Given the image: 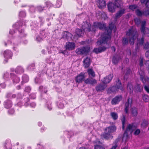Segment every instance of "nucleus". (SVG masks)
<instances>
[{"instance_id": "16", "label": "nucleus", "mask_w": 149, "mask_h": 149, "mask_svg": "<svg viewBox=\"0 0 149 149\" xmlns=\"http://www.w3.org/2000/svg\"><path fill=\"white\" fill-rule=\"evenodd\" d=\"M132 103V99L131 98H128L127 102L125 104V111L127 113L128 112V108L131 107Z\"/></svg>"}, {"instance_id": "18", "label": "nucleus", "mask_w": 149, "mask_h": 149, "mask_svg": "<svg viewBox=\"0 0 149 149\" xmlns=\"http://www.w3.org/2000/svg\"><path fill=\"white\" fill-rule=\"evenodd\" d=\"M107 85L105 84H99L95 88L97 92L102 91L106 87Z\"/></svg>"}, {"instance_id": "12", "label": "nucleus", "mask_w": 149, "mask_h": 149, "mask_svg": "<svg viewBox=\"0 0 149 149\" xmlns=\"http://www.w3.org/2000/svg\"><path fill=\"white\" fill-rule=\"evenodd\" d=\"M113 77V74H110L108 76H107L104 77L103 79L102 80V82L104 84H107L109 83L112 80Z\"/></svg>"}, {"instance_id": "45", "label": "nucleus", "mask_w": 149, "mask_h": 149, "mask_svg": "<svg viewBox=\"0 0 149 149\" xmlns=\"http://www.w3.org/2000/svg\"><path fill=\"white\" fill-rule=\"evenodd\" d=\"M118 144L116 141H115L112 144V147L110 149H116L118 146Z\"/></svg>"}, {"instance_id": "32", "label": "nucleus", "mask_w": 149, "mask_h": 149, "mask_svg": "<svg viewBox=\"0 0 149 149\" xmlns=\"http://www.w3.org/2000/svg\"><path fill=\"white\" fill-rule=\"evenodd\" d=\"M39 90L40 92L45 93H46L47 91L46 87H43V86H39Z\"/></svg>"}, {"instance_id": "44", "label": "nucleus", "mask_w": 149, "mask_h": 149, "mask_svg": "<svg viewBox=\"0 0 149 149\" xmlns=\"http://www.w3.org/2000/svg\"><path fill=\"white\" fill-rule=\"evenodd\" d=\"M119 59V58H118L116 56H114L112 62L114 64H116L118 63Z\"/></svg>"}, {"instance_id": "41", "label": "nucleus", "mask_w": 149, "mask_h": 149, "mask_svg": "<svg viewBox=\"0 0 149 149\" xmlns=\"http://www.w3.org/2000/svg\"><path fill=\"white\" fill-rule=\"evenodd\" d=\"M121 121L122 123V128L123 130L125 128V116H123V118L121 119Z\"/></svg>"}, {"instance_id": "5", "label": "nucleus", "mask_w": 149, "mask_h": 149, "mask_svg": "<svg viewBox=\"0 0 149 149\" xmlns=\"http://www.w3.org/2000/svg\"><path fill=\"white\" fill-rule=\"evenodd\" d=\"M134 21L136 24L137 25L139 26L141 23V30L142 33H143V34H145V32H147V36H149V29L148 28H145V26L146 24L145 21H143L141 22V20L139 18H135L134 19Z\"/></svg>"}, {"instance_id": "14", "label": "nucleus", "mask_w": 149, "mask_h": 149, "mask_svg": "<svg viewBox=\"0 0 149 149\" xmlns=\"http://www.w3.org/2000/svg\"><path fill=\"white\" fill-rule=\"evenodd\" d=\"M75 44L73 42H68L66 43V48L67 49L72 50L75 48Z\"/></svg>"}, {"instance_id": "4", "label": "nucleus", "mask_w": 149, "mask_h": 149, "mask_svg": "<svg viewBox=\"0 0 149 149\" xmlns=\"http://www.w3.org/2000/svg\"><path fill=\"white\" fill-rule=\"evenodd\" d=\"M137 127L136 125L134 123L129 124L127 125L125 132L123 134V138L127 139L129 135L131 134L133 132Z\"/></svg>"}, {"instance_id": "51", "label": "nucleus", "mask_w": 149, "mask_h": 149, "mask_svg": "<svg viewBox=\"0 0 149 149\" xmlns=\"http://www.w3.org/2000/svg\"><path fill=\"white\" fill-rule=\"evenodd\" d=\"M35 81L36 83L40 84L42 82V80L40 78H36L35 79Z\"/></svg>"}, {"instance_id": "11", "label": "nucleus", "mask_w": 149, "mask_h": 149, "mask_svg": "<svg viewBox=\"0 0 149 149\" xmlns=\"http://www.w3.org/2000/svg\"><path fill=\"white\" fill-rule=\"evenodd\" d=\"M85 78L84 74L81 73L76 77L75 81L78 83H81L84 80Z\"/></svg>"}, {"instance_id": "37", "label": "nucleus", "mask_w": 149, "mask_h": 149, "mask_svg": "<svg viewBox=\"0 0 149 149\" xmlns=\"http://www.w3.org/2000/svg\"><path fill=\"white\" fill-rule=\"evenodd\" d=\"M22 81L23 82H27L29 80L28 77L26 75H24L22 77Z\"/></svg>"}, {"instance_id": "1", "label": "nucleus", "mask_w": 149, "mask_h": 149, "mask_svg": "<svg viewBox=\"0 0 149 149\" xmlns=\"http://www.w3.org/2000/svg\"><path fill=\"white\" fill-rule=\"evenodd\" d=\"M116 27L113 24H110L109 28L106 29L105 33L101 36V39L98 40L97 43L98 45H101L98 48H94L93 52L96 54L101 53L105 51L109 47V44L107 42L111 38L112 30L115 29Z\"/></svg>"}, {"instance_id": "27", "label": "nucleus", "mask_w": 149, "mask_h": 149, "mask_svg": "<svg viewBox=\"0 0 149 149\" xmlns=\"http://www.w3.org/2000/svg\"><path fill=\"white\" fill-rule=\"evenodd\" d=\"M13 74H10L8 72H6L3 74V78L6 80L8 81L9 80L10 77L12 78V76Z\"/></svg>"}, {"instance_id": "42", "label": "nucleus", "mask_w": 149, "mask_h": 149, "mask_svg": "<svg viewBox=\"0 0 149 149\" xmlns=\"http://www.w3.org/2000/svg\"><path fill=\"white\" fill-rule=\"evenodd\" d=\"M6 97L8 98H10V99L13 98H15L16 95L15 94H12L10 93H8L6 95Z\"/></svg>"}, {"instance_id": "62", "label": "nucleus", "mask_w": 149, "mask_h": 149, "mask_svg": "<svg viewBox=\"0 0 149 149\" xmlns=\"http://www.w3.org/2000/svg\"><path fill=\"white\" fill-rule=\"evenodd\" d=\"M36 97V95L34 93H32L30 95V97L32 99H35Z\"/></svg>"}, {"instance_id": "39", "label": "nucleus", "mask_w": 149, "mask_h": 149, "mask_svg": "<svg viewBox=\"0 0 149 149\" xmlns=\"http://www.w3.org/2000/svg\"><path fill=\"white\" fill-rule=\"evenodd\" d=\"M143 100L146 102H148L149 101V97L146 95H144L143 96Z\"/></svg>"}, {"instance_id": "21", "label": "nucleus", "mask_w": 149, "mask_h": 149, "mask_svg": "<svg viewBox=\"0 0 149 149\" xmlns=\"http://www.w3.org/2000/svg\"><path fill=\"white\" fill-rule=\"evenodd\" d=\"M91 63L90 59L88 57L86 58L83 61V65L85 68L89 67Z\"/></svg>"}, {"instance_id": "52", "label": "nucleus", "mask_w": 149, "mask_h": 149, "mask_svg": "<svg viewBox=\"0 0 149 149\" xmlns=\"http://www.w3.org/2000/svg\"><path fill=\"white\" fill-rule=\"evenodd\" d=\"M19 16L22 17H25L26 16V13L24 11H21L19 13Z\"/></svg>"}, {"instance_id": "47", "label": "nucleus", "mask_w": 149, "mask_h": 149, "mask_svg": "<svg viewBox=\"0 0 149 149\" xmlns=\"http://www.w3.org/2000/svg\"><path fill=\"white\" fill-rule=\"evenodd\" d=\"M35 65L34 64H32L29 65L28 67V69L29 70H32L34 68Z\"/></svg>"}, {"instance_id": "3", "label": "nucleus", "mask_w": 149, "mask_h": 149, "mask_svg": "<svg viewBox=\"0 0 149 149\" xmlns=\"http://www.w3.org/2000/svg\"><path fill=\"white\" fill-rule=\"evenodd\" d=\"M126 35L130 39V42L131 45L134 44V41L137 37V33L136 30L133 27L130 29L127 32Z\"/></svg>"}, {"instance_id": "64", "label": "nucleus", "mask_w": 149, "mask_h": 149, "mask_svg": "<svg viewBox=\"0 0 149 149\" xmlns=\"http://www.w3.org/2000/svg\"><path fill=\"white\" fill-rule=\"evenodd\" d=\"M14 110L13 109H11L8 111V113H9L12 114L14 113Z\"/></svg>"}, {"instance_id": "38", "label": "nucleus", "mask_w": 149, "mask_h": 149, "mask_svg": "<svg viewBox=\"0 0 149 149\" xmlns=\"http://www.w3.org/2000/svg\"><path fill=\"white\" fill-rule=\"evenodd\" d=\"M142 3H145L146 7L149 8V0H141Z\"/></svg>"}, {"instance_id": "40", "label": "nucleus", "mask_w": 149, "mask_h": 149, "mask_svg": "<svg viewBox=\"0 0 149 149\" xmlns=\"http://www.w3.org/2000/svg\"><path fill=\"white\" fill-rule=\"evenodd\" d=\"M45 7H42L40 6H38L36 7V9L39 12H41L45 9Z\"/></svg>"}, {"instance_id": "59", "label": "nucleus", "mask_w": 149, "mask_h": 149, "mask_svg": "<svg viewBox=\"0 0 149 149\" xmlns=\"http://www.w3.org/2000/svg\"><path fill=\"white\" fill-rule=\"evenodd\" d=\"M125 71H126L125 73V75H127V74H130L131 72V70L129 68H128Z\"/></svg>"}, {"instance_id": "8", "label": "nucleus", "mask_w": 149, "mask_h": 149, "mask_svg": "<svg viewBox=\"0 0 149 149\" xmlns=\"http://www.w3.org/2000/svg\"><path fill=\"white\" fill-rule=\"evenodd\" d=\"M89 51V49L88 47H84L77 49L76 52L78 54H82L88 52Z\"/></svg>"}, {"instance_id": "25", "label": "nucleus", "mask_w": 149, "mask_h": 149, "mask_svg": "<svg viewBox=\"0 0 149 149\" xmlns=\"http://www.w3.org/2000/svg\"><path fill=\"white\" fill-rule=\"evenodd\" d=\"M102 137L105 139L107 140L111 139L113 137V136L111 134L106 132L102 134Z\"/></svg>"}, {"instance_id": "35", "label": "nucleus", "mask_w": 149, "mask_h": 149, "mask_svg": "<svg viewBox=\"0 0 149 149\" xmlns=\"http://www.w3.org/2000/svg\"><path fill=\"white\" fill-rule=\"evenodd\" d=\"M62 1L61 0H57L56 4L54 5V7L55 8H59L60 7Z\"/></svg>"}, {"instance_id": "30", "label": "nucleus", "mask_w": 149, "mask_h": 149, "mask_svg": "<svg viewBox=\"0 0 149 149\" xmlns=\"http://www.w3.org/2000/svg\"><path fill=\"white\" fill-rule=\"evenodd\" d=\"M4 105L6 108L8 109L12 107V103L10 100H8L4 102Z\"/></svg>"}, {"instance_id": "28", "label": "nucleus", "mask_w": 149, "mask_h": 149, "mask_svg": "<svg viewBox=\"0 0 149 149\" xmlns=\"http://www.w3.org/2000/svg\"><path fill=\"white\" fill-rule=\"evenodd\" d=\"M95 143L96 145H95V149H105L104 148L101 146L100 145L101 143L99 141H96Z\"/></svg>"}, {"instance_id": "60", "label": "nucleus", "mask_w": 149, "mask_h": 149, "mask_svg": "<svg viewBox=\"0 0 149 149\" xmlns=\"http://www.w3.org/2000/svg\"><path fill=\"white\" fill-rule=\"evenodd\" d=\"M23 97L22 95L20 93H18L17 94V98L18 99H21Z\"/></svg>"}, {"instance_id": "56", "label": "nucleus", "mask_w": 149, "mask_h": 149, "mask_svg": "<svg viewBox=\"0 0 149 149\" xmlns=\"http://www.w3.org/2000/svg\"><path fill=\"white\" fill-rule=\"evenodd\" d=\"M144 48L145 49H149V42L146 43L144 45Z\"/></svg>"}, {"instance_id": "29", "label": "nucleus", "mask_w": 149, "mask_h": 149, "mask_svg": "<svg viewBox=\"0 0 149 149\" xmlns=\"http://www.w3.org/2000/svg\"><path fill=\"white\" fill-rule=\"evenodd\" d=\"M11 77L13 83H17L20 81L19 78L14 74H13Z\"/></svg>"}, {"instance_id": "10", "label": "nucleus", "mask_w": 149, "mask_h": 149, "mask_svg": "<svg viewBox=\"0 0 149 149\" xmlns=\"http://www.w3.org/2000/svg\"><path fill=\"white\" fill-rule=\"evenodd\" d=\"M136 15L139 16L142 15L146 16H149V9L143 10L141 11L139 10H137L136 11Z\"/></svg>"}, {"instance_id": "24", "label": "nucleus", "mask_w": 149, "mask_h": 149, "mask_svg": "<svg viewBox=\"0 0 149 149\" xmlns=\"http://www.w3.org/2000/svg\"><path fill=\"white\" fill-rule=\"evenodd\" d=\"M97 4L99 7L101 9L104 8L106 6L105 1L104 0H98Z\"/></svg>"}, {"instance_id": "36", "label": "nucleus", "mask_w": 149, "mask_h": 149, "mask_svg": "<svg viewBox=\"0 0 149 149\" xmlns=\"http://www.w3.org/2000/svg\"><path fill=\"white\" fill-rule=\"evenodd\" d=\"M111 115L113 118L114 120H116L118 118V115L116 113L113 112L111 113Z\"/></svg>"}, {"instance_id": "34", "label": "nucleus", "mask_w": 149, "mask_h": 149, "mask_svg": "<svg viewBox=\"0 0 149 149\" xmlns=\"http://www.w3.org/2000/svg\"><path fill=\"white\" fill-rule=\"evenodd\" d=\"M132 113L134 116H136L138 114L137 110L136 108H133L132 109Z\"/></svg>"}, {"instance_id": "43", "label": "nucleus", "mask_w": 149, "mask_h": 149, "mask_svg": "<svg viewBox=\"0 0 149 149\" xmlns=\"http://www.w3.org/2000/svg\"><path fill=\"white\" fill-rule=\"evenodd\" d=\"M148 122L147 121L144 120L141 124V127L143 128L145 127L148 125Z\"/></svg>"}, {"instance_id": "58", "label": "nucleus", "mask_w": 149, "mask_h": 149, "mask_svg": "<svg viewBox=\"0 0 149 149\" xmlns=\"http://www.w3.org/2000/svg\"><path fill=\"white\" fill-rule=\"evenodd\" d=\"M31 90V88L30 87H26L25 89V91L27 93H29Z\"/></svg>"}, {"instance_id": "2", "label": "nucleus", "mask_w": 149, "mask_h": 149, "mask_svg": "<svg viewBox=\"0 0 149 149\" xmlns=\"http://www.w3.org/2000/svg\"><path fill=\"white\" fill-rule=\"evenodd\" d=\"M80 26L82 28L83 31L81 30V29H77L75 31V34H76L78 37L82 36L84 34V32L85 33L90 31L95 32L98 28L100 29L105 28L106 24L100 22H94L93 25L91 28V24L86 21L83 22Z\"/></svg>"}, {"instance_id": "48", "label": "nucleus", "mask_w": 149, "mask_h": 149, "mask_svg": "<svg viewBox=\"0 0 149 149\" xmlns=\"http://www.w3.org/2000/svg\"><path fill=\"white\" fill-rule=\"evenodd\" d=\"M45 4L47 7L50 8L52 6V4L49 1H47L45 3Z\"/></svg>"}, {"instance_id": "33", "label": "nucleus", "mask_w": 149, "mask_h": 149, "mask_svg": "<svg viewBox=\"0 0 149 149\" xmlns=\"http://www.w3.org/2000/svg\"><path fill=\"white\" fill-rule=\"evenodd\" d=\"M127 88L128 90L130 91V93L133 92V88L131 83H129L128 84Z\"/></svg>"}, {"instance_id": "17", "label": "nucleus", "mask_w": 149, "mask_h": 149, "mask_svg": "<svg viewBox=\"0 0 149 149\" xmlns=\"http://www.w3.org/2000/svg\"><path fill=\"white\" fill-rule=\"evenodd\" d=\"M11 70L12 71H14V70L15 73L17 74H21L24 72V69L21 66H18L17 68L14 69L13 68H11Z\"/></svg>"}, {"instance_id": "15", "label": "nucleus", "mask_w": 149, "mask_h": 149, "mask_svg": "<svg viewBox=\"0 0 149 149\" xmlns=\"http://www.w3.org/2000/svg\"><path fill=\"white\" fill-rule=\"evenodd\" d=\"M62 35V38L64 39H66L67 40L71 39L72 36L71 33L67 31L63 32Z\"/></svg>"}, {"instance_id": "54", "label": "nucleus", "mask_w": 149, "mask_h": 149, "mask_svg": "<svg viewBox=\"0 0 149 149\" xmlns=\"http://www.w3.org/2000/svg\"><path fill=\"white\" fill-rule=\"evenodd\" d=\"M24 102H25L24 105L26 106H27L28 105L27 103L29 102V99L28 97H26L24 99Z\"/></svg>"}, {"instance_id": "49", "label": "nucleus", "mask_w": 149, "mask_h": 149, "mask_svg": "<svg viewBox=\"0 0 149 149\" xmlns=\"http://www.w3.org/2000/svg\"><path fill=\"white\" fill-rule=\"evenodd\" d=\"M137 6L135 5H132L129 6V8L132 10L136 9L137 8Z\"/></svg>"}, {"instance_id": "22", "label": "nucleus", "mask_w": 149, "mask_h": 149, "mask_svg": "<svg viewBox=\"0 0 149 149\" xmlns=\"http://www.w3.org/2000/svg\"><path fill=\"white\" fill-rule=\"evenodd\" d=\"M122 99V97L121 96H117L114 98L111 101L112 104H117Z\"/></svg>"}, {"instance_id": "57", "label": "nucleus", "mask_w": 149, "mask_h": 149, "mask_svg": "<svg viewBox=\"0 0 149 149\" xmlns=\"http://www.w3.org/2000/svg\"><path fill=\"white\" fill-rule=\"evenodd\" d=\"M140 132V131L139 129H137L135 130L134 132V134L136 135H138Z\"/></svg>"}, {"instance_id": "50", "label": "nucleus", "mask_w": 149, "mask_h": 149, "mask_svg": "<svg viewBox=\"0 0 149 149\" xmlns=\"http://www.w3.org/2000/svg\"><path fill=\"white\" fill-rule=\"evenodd\" d=\"M22 24V22H20L19 23L17 22L16 23V24H15L13 25V27L14 28H17L18 26L19 25L20 26V25H21ZM20 26H21V25H20Z\"/></svg>"}, {"instance_id": "23", "label": "nucleus", "mask_w": 149, "mask_h": 149, "mask_svg": "<svg viewBox=\"0 0 149 149\" xmlns=\"http://www.w3.org/2000/svg\"><path fill=\"white\" fill-rule=\"evenodd\" d=\"M85 83L87 84H90L93 85L97 83V81L94 79H87L84 81Z\"/></svg>"}, {"instance_id": "31", "label": "nucleus", "mask_w": 149, "mask_h": 149, "mask_svg": "<svg viewBox=\"0 0 149 149\" xmlns=\"http://www.w3.org/2000/svg\"><path fill=\"white\" fill-rule=\"evenodd\" d=\"M87 72L89 76H91L94 77L95 76V72L92 69H88Z\"/></svg>"}, {"instance_id": "63", "label": "nucleus", "mask_w": 149, "mask_h": 149, "mask_svg": "<svg viewBox=\"0 0 149 149\" xmlns=\"http://www.w3.org/2000/svg\"><path fill=\"white\" fill-rule=\"evenodd\" d=\"M145 90L148 93H149V87L145 85L144 87Z\"/></svg>"}, {"instance_id": "13", "label": "nucleus", "mask_w": 149, "mask_h": 149, "mask_svg": "<svg viewBox=\"0 0 149 149\" xmlns=\"http://www.w3.org/2000/svg\"><path fill=\"white\" fill-rule=\"evenodd\" d=\"M139 73L140 75L141 79L143 83L149 81V78L145 77L143 72L140 71L139 72Z\"/></svg>"}, {"instance_id": "26", "label": "nucleus", "mask_w": 149, "mask_h": 149, "mask_svg": "<svg viewBox=\"0 0 149 149\" xmlns=\"http://www.w3.org/2000/svg\"><path fill=\"white\" fill-rule=\"evenodd\" d=\"M125 10L123 9L119 11L116 14L115 16L116 19H117L120 17L125 13Z\"/></svg>"}, {"instance_id": "61", "label": "nucleus", "mask_w": 149, "mask_h": 149, "mask_svg": "<svg viewBox=\"0 0 149 149\" xmlns=\"http://www.w3.org/2000/svg\"><path fill=\"white\" fill-rule=\"evenodd\" d=\"M137 91L138 92H140L141 89V86L140 85H138L136 86Z\"/></svg>"}, {"instance_id": "9", "label": "nucleus", "mask_w": 149, "mask_h": 149, "mask_svg": "<svg viewBox=\"0 0 149 149\" xmlns=\"http://www.w3.org/2000/svg\"><path fill=\"white\" fill-rule=\"evenodd\" d=\"M3 55L6 59L4 60L3 62L4 63H6L7 62L8 59L11 58L12 56V53L10 50H7L4 51Z\"/></svg>"}, {"instance_id": "53", "label": "nucleus", "mask_w": 149, "mask_h": 149, "mask_svg": "<svg viewBox=\"0 0 149 149\" xmlns=\"http://www.w3.org/2000/svg\"><path fill=\"white\" fill-rule=\"evenodd\" d=\"M36 8L33 6H31L30 8V10L32 13H34L35 11Z\"/></svg>"}, {"instance_id": "46", "label": "nucleus", "mask_w": 149, "mask_h": 149, "mask_svg": "<svg viewBox=\"0 0 149 149\" xmlns=\"http://www.w3.org/2000/svg\"><path fill=\"white\" fill-rule=\"evenodd\" d=\"M123 45H127L128 42V40L126 38H123Z\"/></svg>"}, {"instance_id": "55", "label": "nucleus", "mask_w": 149, "mask_h": 149, "mask_svg": "<svg viewBox=\"0 0 149 149\" xmlns=\"http://www.w3.org/2000/svg\"><path fill=\"white\" fill-rule=\"evenodd\" d=\"M42 40V37H41L39 36H38L36 38V40L38 42H40Z\"/></svg>"}, {"instance_id": "19", "label": "nucleus", "mask_w": 149, "mask_h": 149, "mask_svg": "<svg viewBox=\"0 0 149 149\" xmlns=\"http://www.w3.org/2000/svg\"><path fill=\"white\" fill-rule=\"evenodd\" d=\"M143 33V37L141 39H137V46H142L143 45V43L144 42V36H147V32L146 33L145 32V34L144 35L143 34V33ZM149 36V34H148Z\"/></svg>"}, {"instance_id": "20", "label": "nucleus", "mask_w": 149, "mask_h": 149, "mask_svg": "<svg viewBox=\"0 0 149 149\" xmlns=\"http://www.w3.org/2000/svg\"><path fill=\"white\" fill-rule=\"evenodd\" d=\"M116 130V128L114 126H112L107 127L105 130L106 132L111 134L115 132Z\"/></svg>"}, {"instance_id": "7", "label": "nucleus", "mask_w": 149, "mask_h": 149, "mask_svg": "<svg viewBox=\"0 0 149 149\" xmlns=\"http://www.w3.org/2000/svg\"><path fill=\"white\" fill-rule=\"evenodd\" d=\"M116 2L115 3H112L111 2L109 3L107 5L108 9L111 12H113L115 11V9L116 7H119V6L121 5V4L122 3L120 2V3L119 6H117L116 5V4H117V2L116 1Z\"/></svg>"}, {"instance_id": "6", "label": "nucleus", "mask_w": 149, "mask_h": 149, "mask_svg": "<svg viewBox=\"0 0 149 149\" xmlns=\"http://www.w3.org/2000/svg\"><path fill=\"white\" fill-rule=\"evenodd\" d=\"M116 85L115 86H113L109 88V90L112 92H116L118 89L123 91L124 90V88L122 86L120 81L118 79L117 81H116Z\"/></svg>"}]
</instances>
